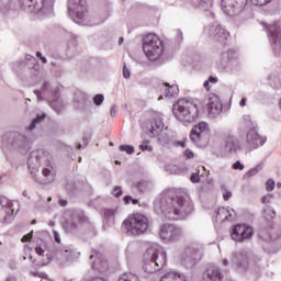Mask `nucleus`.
<instances>
[{"label":"nucleus","instance_id":"f257e3e1","mask_svg":"<svg viewBox=\"0 0 281 281\" xmlns=\"http://www.w3.org/2000/svg\"><path fill=\"white\" fill-rule=\"evenodd\" d=\"M149 227L150 220L142 213L130 214L121 225V229L125 232L127 236H142V234L148 232Z\"/></svg>","mask_w":281,"mask_h":281},{"label":"nucleus","instance_id":"f03ea898","mask_svg":"<svg viewBox=\"0 0 281 281\" xmlns=\"http://www.w3.org/2000/svg\"><path fill=\"white\" fill-rule=\"evenodd\" d=\"M201 101H190L187 99H180L173 105V113L177 120L184 122V124H192L196 122L199 117V104Z\"/></svg>","mask_w":281,"mask_h":281},{"label":"nucleus","instance_id":"7ed1b4c3","mask_svg":"<svg viewBox=\"0 0 281 281\" xmlns=\"http://www.w3.org/2000/svg\"><path fill=\"white\" fill-rule=\"evenodd\" d=\"M194 210V204L191 201L183 200V196L176 195L170 199L168 206V218L177 221L178 216H188Z\"/></svg>","mask_w":281,"mask_h":281},{"label":"nucleus","instance_id":"20e7f679","mask_svg":"<svg viewBox=\"0 0 281 281\" xmlns=\"http://www.w3.org/2000/svg\"><path fill=\"white\" fill-rule=\"evenodd\" d=\"M143 50L149 60H157L164 54V44L159 36L149 33L143 38Z\"/></svg>","mask_w":281,"mask_h":281},{"label":"nucleus","instance_id":"39448f33","mask_svg":"<svg viewBox=\"0 0 281 281\" xmlns=\"http://www.w3.org/2000/svg\"><path fill=\"white\" fill-rule=\"evenodd\" d=\"M159 236L167 243H179L183 238V231L172 224H164L160 227Z\"/></svg>","mask_w":281,"mask_h":281},{"label":"nucleus","instance_id":"423d86ee","mask_svg":"<svg viewBox=\"0 0 281 281\" xmlns=\"http://www.w3.org/2000/svg\"><path fill=\"white\" fill-rule=\"evenodd\" d=\"M68 12L70 16H77V19H87L89 14V7L87 0H68Z\"/></svg>","mask_w":281,"mask_h":281},{"label":"nucleus","instance_id":"0eeeda50","mask_svg":"<svg viewBox=\"0 0 281 281\" xmlns=\"http://www.w3.org/2000/svg\"><path fill=\"white\" fill-rule=\"evenodd\" d=\"M251 236H254V228L246 224L235 225L231 233V238L235 240V243H245V240H249Z\"/></svg>","mask_w":281,"mask_h":281},{"label":"nucleus","instance_id":"6e6552de","mask_svg":"<svg viewBox=\"0 0 281 281\" xmlns=\"http://www.w3.org/2000/svg\"><path fill=\"white\" fill-rule=\"evenodd\" d=\"M209 136L210 127L205 122H200L199 124L194 125L190 133L191 142H193V144H196L198 146H200L201 142H203V139H205Z\"/></svg>","mask_w":281,"mask_h":281},{"label":"nucleus","instance_id":"1a4fd4ad","mask_svg":"<svg viewBox=\"0 0 281 281\" xmlns=\"http://www.w3.org/2000/svg\"><path fill=\"white\" fill-rule=\"evenodd\" d=\"M267 137L260 136L256 128L250 130L246 135L245 148L248 153L256 150L259 146H265Z\"/></svg>","mask_w":281,"mask_h":281},{"label":"nucleus","instance_id":"9d476101","mask_svg":"<svg viewBox=\"0 0 281 281\" xmlns=\"http://www.w3.org/2000/svg\"><path fill=\"white\" fill-rule=\"evenodd\" d=\"M203 104L202 109H206L207 113L211 115H221V112L223 111L221 98L214 93H210L203 101Z\"/></svg>","mask_w":281,"mask_h":281},{"label":"nucleus","instance_id":"9b49d317","mask_svg":"<svg viewBox=\"0 0 281 281\" xmlns=\"http://www.w3.org/2000/svg\"><path fill=\"white\" fill-rule=\"evenodd\" d=\"M54 0H22V8L27 12H41L43 8H52Z\"/></svg>","mask_w":281,"mask_h":281},{"label":"nucleus","instance_id":"f8f14e48","mask_svg":"<svg viewBox=\"0 0 281 281\" xmlns=\"http://www.w3.org/2000/svg\"><path fill=\"white\" fill-rule=\"evenodd\" d=\"M267 30L269 31L273 45L277 47V49H280V41H281L280 22H274L273 24L267 26Z\"/></svg>","mask_w":281,"mask_h":281},{"label":"nucleus","instance_id":"ddd939ff","mask_svg":"<svg viewBox=\"0 0 281 281\" xmlns=\"http://www.w3.org/2000/svg\"><path fill=\"white\" fill-rule=\"evenodd\" d=\"M243 5V0H222V10L225 14H234Z\"/></svg>","mask_w":281,"mask_h":281},{"label":"nucleus","instance_id":"4468645a","mask_svg":"<svg viewBox=\"0 0 281 281\" xmlns=\"http://www.w3.org/2000/svg\"><path fill=\"white\" fill-rule=\"evenodd\" d=\"M150 259H151V262L154 263V267H156V269H158V271L160 269H164V267L166 266V262H167L165 251H159V250L154 251Z\"/></svg>","mask_w":281,"mask_h":281},{"label":"nucleus","instance_id":"2eb2a0df","mask_svg":"<svg viewBox=\"0 0 281 281\" xmlns=\"http://www.w3.org/2000/svg\"><path fill=\"white\" fill-rule=\"evenodd\" d=\"M147 133H149V137H155L159 133V128H161V123L157 122V120L153 119L146 122Z\"/></svg>","mask_w":281,"mask_h":281},{"label":"nucleus","instance_id":"dca6fc26","mask_svg":"<svg viewBox=\"0 0 281 281\" xmlns=\"http://www.w3.org/2000/svg\"><path fill=\"white\" fill-rule=\"evenodd\" d=\"M209 281H223V274L218 268L212 267L206 270Z\"/></svg>","mask_w":281,"mask_h":281},{"label":"nucleus","instance_id":"f3484780","mask_svg":"<svg viewBox=\"0 0 281 281\" xmlns=\"http://www.w3.org/2000/svg\"><path fill=\"white\" fill-rule=\"evenodd\" d=\"M160 281H188L186 276H181L177 272H167L161 277Z\"/></svg>","mask_w":281,"mask_h":281},{"label":"nucleus","instance_id":"a211bd4d","mask_svg":"<svg viewBox=\"0 0 281 281\" xmlns=\"http://www.w3.org/2000/svg\"><path fill=\"white\" fill-rule=\"evenodd\" d=\"M72 257H74V250L71 248L64 247L57 250V258H59V260L67 261Z\"/></svg>","mask_w":281,"mask_h":281},{"label":"nucleus","instance_id":"6ab92c4d","mask_svg":"<svg viewBox=\"0 0 281 281\" xmlns=\"http://www.w3.org/2000/svg\"><path fill=\"white\" fill-rule=\"evenodd\" d=\"M165 87H167L166 89V97L167 98H175V95H178L179 93V87L177 85H171L168 82L164 83Z\"/></svg>","mask_w":281,"mask_h":281},{"label":"nucleus","instance_id":"aec40b11","mask_svg":"<svg viewBox=\"0 0 281 281\" xmlns=\"http://www.w3.org/2000/svg\"><path fill=\"white\" fill-rule=\"evenodd\" d=\"M232 262L235 265V269H245L248 265L247 258H243L241 256L234 257Z\"/></svg>","mask_w":281,"mask_h":281},{"label":"nucleus","instance_id":"412c9836","mask_svg":"<svg viewBox=\"0 0 281 281\" xmlns=\"http://www.w3.org/2000/svg\"><path fill=\"white\" fill-rule=\"evenodd\" d=\"M262 217L268 222L273 221L276 218V210L271 206H266L262 211Z\"/></svg>","mask_w":281,"mask_h":281},{"label":"nucleus","instance_id":"4be33fe9","mask_svg":"<svg viewBox=\"0 0 281 281\" xmlns=\"http://www.w3.org/2000/svg\"><path fill=\"white\" fill-rule=\"evenodd\" d=\"M232 217L229 210L227 207H220L216 212V218L220 221H227Z\"/></svg>","mask_w":281,"mask_h":281},{"label":"nucleus","instance_id":"5701e85b","mask_svg":"<svg viewBox=\"0 0 281 281\" xmlns=\"http://www.w3.org/2000/svg\"><path fill=\"white\" fill-rule=\"evenodd\" d=\"M144 271H146V273H155L157 271H159V268H157V266H155V263H153V259L146 261L143 266Z\"/></svg>","mask_w":281,"mask_h":281},{"label":"nucleus","instance_id":"b1692460","mask_svg":"<svg viewBox=\"0 0 281 281\" xmlns=\"http://www.w3.org/2000/svg\"><path fill=\"white\" fill-rule=\"evenodd\" d=\"M119 281H139V277L134 273L126 272L120 276Z\"/></svg>","mask_w":281,"mask_h":281},{"label":"nucleus","instance_id":"393cba45","mask_svg":"<svg viewBox=\"0 0 281 281\" xmlns=\"http://www.w3.org/2000/svg\"><path fill=\"white\" fill-rule=\"evenodd\" d=\"M218 82V78L210 76L206 81H204L203 87L206 89V91H212V87L210 85H216Z\"/></svg>","mask_w":281,"mask_h":281},{"label":"nucleus","instance_id":"a878e982","mask_svg":"<svg viewBox=\"0 0 281 281\" xmlns=\"http://www.w3.org/2000/svg\"><path fill=\"white\" fill-rule=\"evenodd\" d=\"M119 149L127 155H133L135 153V148L131 145H121Z\"/></svg>","mask_w":281,"mask_h":281},{"label":"nucleus","instance_id":"bb28decb","mask_svg":"<svg viewBox=\"0 0 281 281\" xmlns=\"http://www.w3.org/2000/svg\"><path fill=\"white\" fill-rule=\"evenodd\" d=\"M221 190L223 192L222 196H223L224 201H229L232 198V191L227 190V187H225V186H222Z\"/></svg>","mask_w":281,"mask_h":281},{"label":"nucleus","instance_id":"cd10ccee","mask_svg":"<svg viewBox=\"0 0 281 281\" xmlns=\"http://www.w3.org/2000/svg\"><path fill=\"white\" fill-rule=\"evenodd\" d=\"M112 196H115L116 199H120L122 194H124V191H122V187L115 186L111 192Z\"/></svg>","mask_w":281,"mask_h":281},{"label":"nucleus","instance_id":"c85d7f7f","mask_svg":"<svg viewBox=\"0 0 281 281\" xmlns=\"http://www.w3.org/2000/svg\"><path fill=\"white\" fill-rule=\"evenodd\" d=\"M258 171V167L250 169L248 172L244 175V179H250L251 177H256Z\"/></svg>","mask_w":281,"mask_h":281},{"label":"nucleus","instance_id":"c756f323","mask_svg":"<svg viewBox=\"0 0 281 281\" xmlns=\"http://www.w3.org/2000/svg\"><path fill=\"white\" fill-rule=\"evenodd\" d=\"M102 102H104V95L97 94L93 97V103L95 104V106H100Z\"/></svg>","mask_w":281,"mask_h":281},{"label":"nucleus","instance_id":"7c9ffc66","mask_svg":"<svg viewBox=\"0 0 281 281\" xmlns=\"http://www.w3.org/2000/svg\"><path fill=\"white\" fill-rule=\"evenodd\" d=\"M42 120H45V115L37 116L36 119H34L29 128L31 131H34V128H36V124H38V122H41Z\"/></svg>","mask_w":281,"mask_h":281},{"label":"nucleus","instance_id":"2f4dec72","mask_svg":"<svg viewBox=\"0 0 281 281\" xmlns=\"http://www.w3.org/2000/svg\"><path fill=\"white\" fill-rule=\"evenodd\" d=\"M276 188V181H273V179H269L266 182V190L267 192H272V190Z\"/></svg>","mask_w":281,"mask_h":281},{"label":"nucleus","instance_id":"473e14b6","mask_svg":"<svg viewBox=\"0 0 281 281\" xmlns=\"http://www.w3.org/2000/svg\"><path fill=\"white\" fill-rule=\"evenodd\" d=\"M272 201L273 194H267L261 198V203H263V205H269V203H271Z\"/></svg>","mask_w":281,"mask_h":281},{"label":"nucleus","instance_id":"72a5a7b5","mask_svg":"<svg viewBox=\"0 0 281 281\" xmlns=\"http://www.w3.org/2000/svg\"><path fill=\"white\" fill-rule=\"evenodd\" d=\"M140 150H148L149 153L153 151V147L150 145H148V140L143 142L139 145Z\"/></svg>","mask_w":281,"mask_h":281},{"label":"nucleus","instance_id":"f704fd0d","mask_svg":"<svg viewBox=\"0 0 281 281\" xmlns=\"http://www.w3.org/2000/svg\"><path fill=\"white\" fill-rule=\"evenodd\" d=\"M233 170H245V165H241L239 160H237L234 165H233Z\"/></svg>","mask_w":281,"mask_h":281},{"label":"nucleus","instance_id":"c9c22d12","mask_svg":"<svg viewBox=\"0 0 281 281\" xmlns=\"http://www.w3.org/2000/svg\"><path fill=\"white\" fill-rule=\"evenodd\" d=\"M199 181H201V179L199 178V172L192 173L191 175V182L192 183H199Z\"/></svg>","mask_w":281,"mask_h":281},{"label":"nucleus","instance_id":"e433bc0d","mask_svg":"<svg viewBox=\"0 0 281 281\" xmlns=\"http://www.w3.org/2000/svg\"><path fill=\"white\" fill-rule=\"evenodd\" d=\"M256 5H267V3H271L272 0H254Z\"/></svg>","mask_w":281,"mask_h":281},{"label":"nucleus","instance_id":"4c0bfd02","mask_svg":"<svg viewBox=\"0 0 281 281\" xmlns=\"http://www.w3.org/2000/svg\"><path fill=\"white\" fill-rule=\"evenodd\" d=\"M123 77L124 78H131V71L126 67V65L123 66Z\"/></svg>","mask_w":281,"mask_h":281},{"label":"nucleus","instance_id":"58836bf2","mask_svg":"<svg viewBox=\"0 0 281 281\" xmlns=\"http://www.w3.org/2000/svg\"><path fill=\"white\" fill-rule=\"evenodd\" d=\"M32 240V232L22 237V243H30Z\"/></svg>","mask_w":281,"mask_h":281},{"label":"nucleus","instance_id":"ea45409f","mask_svg":"<svg viewBox=\"0 0 281 281\" xmlns=\"http://www.w3.org/2000/svg\"><path fill=\"white\" fill-rule=\"evenodd\" d=\"M36 56L40 58V60H42L44 65H46L47 58H45L41 52H36Z\"/></svg>","mask_w":281,"mask_h":281},{"label":"nucleus","instance_id":"a19ab883","mask_svg":"<svg viewBox=\"0 0 281 281\" xmlns=\"http://www.w3.org/2000/svg\"><path fill=\"white\" fill-rule=\"evenodd\" d=\"M184 156L187 159H192L194 157V153H192V150H190V149H187L184 151Z\"/></svg>","mask_w":281,"mask_h":281},{"label":"nucleus","instance_id":"79ce46f5","mask_svg":"<svg viewBox=\"0 0 281 281\" xmlns=\"http://www.w3.org/2000/svg\"><path fill=\"white\" fill-rule=\"evenodd\" d=\"M35 254H37V256H43V254H45V250L41 246H37L35 248Z\"/></svg>","mask_w":281,"mask_h":281},{"label":"nucleus","instance_id":"37998d69","mask_svg":"<svg viewBox=\"0 0 281 281\" xmlns=\"http://www.w3.org/2000/svg\"><path fill=\"white\" fill-rule=\"evenodd\" d=\"M231 142L234 143V138H228L226 143V148H228V150H234V145H229Z\"/></svg>","mask_w":281,"mask_h":281},{"label":"nucleus","instance_id":"c03bdc74","mask_svg":"<svg viewBox=\"0 0 281 281\" xmlns=\"http://www.w3.org/2000/svg\"><path fill=\"white\" fill-rule=\"evenodd\" d=\"M42 175H43L44 177H49V175H52V169L44 168V169L42 170Z\"/></svg>","mask_w":281,"mask_h":281},{"label":"nucleus","instance_id":"a18cd8bd","mask_svg":"<svg viewBox=\"0 0 281 281\" xmlns=\"http://www.w3.org/2000/svg\"><path fill=\"white\" fill-rule=\"evenodd\" d=\"M125 205H128V203H131V201H133V198L131 195H125L123 199Z\"/></svg>","mask_w":281,"mask_h":281},{"label":"nucleus","instance_id":"49530a36","mask_svg":"<svg viewBox=\"0 0 281 281\" xmlns=\"http://www.w3.org/2000/svg\"><path fill=\"white\" fill-rule=\"evenodd\" d=\"M247 105V98H243L239 102V106H246Z\"/></svg>","mask_w":281,"mask_h":281},{"label":"nucleus","instance_id":"de8ad7c7","mask_svg":"<svg viewBox=\"0 0 281 281\" xmlns=\"http://www.w3.org/2000/svg\"><path fill=\"white\" fill-rule=\"evenodd\" d=\"M54 237H55V243H60V236L58 235V233H55Z\"/></svg>","mask_w":281,"mask_h":281},{"label":"nucleus","instance_id":"09e8293b","mask_svg":"<svg viewBox=\"0 0 281 281\" xmlns=\"http://www.w3.org/2000/svg\"><path fill=\"white\" fill-rule=\"evenodd\" d=\"M59 205H61V207H65L67 205V200H59Z\"/></svg>","mask_w":281,"mask_h":281},{"label":"nucleus","instance_id":"8fccbe9b","mask_svg":"<svg viewBox=\"0 0 281 281\" xmlns=\"http://www.w3.org/2000/svg\"><path fill=\"white\" fill-rule=\"evenodd\" d=\"M178 146H181V148H186V142H178Z\"/></svg>","mask_w":281,"mask_h":281},{"label":"nucleus","instance_id":"3c124183","mask_svg":"<svg viewBox=\"0 0 281 281\" xmlns=\"http://www.w3.org/2000/svg\"><path fill=\"white\" fill-rule=\"evenodd\" d=\"M132 203H133V205H137L139 203V200L132 198Z\"/></svg>","mask_w":281,"mask_h":281},{"label":"nucleus","instance_id":"603ef678","mask_svg":"<svg viewBox=\"0 0 281 281\" xmlns=\"http://www.w3.org/2000/svg\"><path fill=\"white\" fill-rule=\"evenodd\" d=\"M223 265H224V267H227V265H229V261H227V259H223Z\"/></svg>","mask_w":281,"mask_h":281},{"label":"nucleus","instance_id":"864d4df0","mask_svg":"<svg viewBox=\"0 0 281 281\" xmlns=\"http://www.w3.org/2000/svg\"><path fill=\"white\" fill-rule=\"evenodd\" d=\"M122 43H124V37H120L119 40V44L122 45Z\"/></svg>","mask_w":281,"mask_h":281},{"label":"nucleus","instance_id":"5fc2aeb1","mask_svg":"<svg viewBox=\"0 0 281 281\" xmlns=\"http://www.w3.org/2000/svg\"><path fill=\"white\" fill-rule=\"evenodd\" d=\"M70 16H72V19H74V16H76L77 20H75V21H77L78 23H80V21H82V20H79L77 15H70Z\"/></svg>","mask_w":281,"mask_h":281},{"label":"nucleus","instance_id":"6e6d98bb","mask_svg":"<svg viewBox=\"0 0 281 281\" xmlns=\"http://www.w3.org/2000/svg\"><path fill=\"white\" fill-rule=\"evenodd\" d=\"M77 148H78V150H80V149L82 148V145L79 144V145L77 146Z\"/></svg>","mask_w":281,"mask_h":281},{"label":"nucleus","instance_id":"4d7b16f0","mask_svg":"<svg viewBox=\"0 0 281 281\" xmlns=\"http://www.w3.org/2000/svg\"><path fill=\"white\" fill-rule=\"evenodd\" d=\"M31 224H32V225L36 224V220H33Z\"/></svg>","mask_w":281,"mask_h":281},{"label":"nucleus","instance_id":"13d9d810","mask_svg":"<svg viewBox=\"0 0 281 281\" xmlns=\"http://www.w3.org/2000/svg\"><path fill=\"white\" fill-rule=\"evenodd\" d=\"M223 34H224V36H227L229 33H225V31H223Z\"/></svg>","mask_w":281,"mask_h":281},{"label":"nucleus","instance_id":"bf43d9fd","mask_svg":"<svg viewBox=\"0 0 281 281\" xmlns=\"http://www.w3.org/2000/svg\"><path fill=\"white\" fill-rule=\"evenodd\" d=\"M47 201H52V198H48Z\"/></svg>","mask_w":281,"mask_h":281},{"label":"nucleus","instance_id":"052dcab7","mask_svg":"<svg viewBox=\"0 0 281 281\" xmlns=\"http://www.w3.org/2000/svg\"><path fill=\"white\" fill-rule=\"evenodd\" d=\"M202 168V170H205V167H201Z\"/></svg>","mask_w":281,"mask_h":281},{"label":"nucleus","instance_id":"680f3d73","mask_svg":"<svg viewBox=\"0 0 281 281\" xmlns=\"http://www.w3.org/2000/svg\"><path fill=\"white\" fill-rule=\"evenodd\" d=\"M158 100H161V97H159Z\"/></svg>","mask_w":281,"mask_h":281},{"label":"nucleus","instance_id":"e2e57ef3","mask_svg":"<svg viewBox=\"0 0 281 281\" xmlns=\"http://www.w3.org/2000/svg\"><path fill=\"white\" fill-rule=\"evenodd\" d=\"M115 164H120V161H115Z\"/></svg>","mask_w":281,"mask_h":281}]
</instances>
